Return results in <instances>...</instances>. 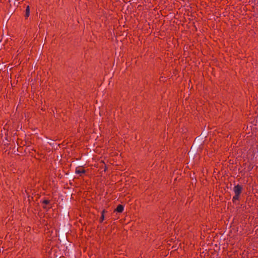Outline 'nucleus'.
Returning <instances> with one entry per match:
<instances>
[{"label":"nucleus","instance_id":"f257e3e1","mask_svg":"<svg viewBox=\"0 0 258 258\" xmlns=\"http://www.w3.org/2000/svg\"><path fill=\"white\" fill-rule=\"evenodd\" d=\"M233 190L235 194L240 195L242 191V187L239 185L234 186Z\"/></svg>","mask_w":258,"mask_h":258},{"label":"nucleus","instance_id":"f03ea898","mask_svg":"<svg viewBox=\"0 0 258 258\" xmlns=\"http://www.w3.org/2000/svg\"><path fill=\"white\" fill-rule=\"evenodd\" d=\"M85 171L81 168H77L76 169V173L78 174H81L84 173Z\"/></svg>","mask_w":258,"mask_h":258},{"label":"nucleus","instance_id":"7ed1b4c3","mask_svg":"<svg viewBox=\"0 0 258 258\" xmlns=\"http://www.w3.org/2000/svg\"><path fill=\"white\" fill-rule=\"evenodd\" d=\"M123 206L121 205H118L116 209V211L119 213L122 212L123 211Z\"/></svg>","mask_w":258,"mask_h":258},{"label":"nucleus","instance_id":"20e7f679","mask_svg":"<svg viewBox=\"0 0 258 258\" xmlns=\"http://www.w3.org/2000/svg\"><path fill=\"white\" fill-rule=\"evenodd\" d=\"M29 14H30V9H29V7L27 6L26 8V9L25 16L26 17H28L29 16Z\"/></svg>","mask_w":258,"mask_h":258},{"label":"nucleus","instance_id":"39448f33","mask_svg":"<svg viewBox=\"0 0 258 258\" xmlns=\"http://www.w3.org/2000/svg\"><path fill=\"white\" fill-rule=\"evenodd\" d=\"M239 195L235 194V196L233 197L232 199L233 201L234 202H236V201L239 199Z\"/></svg>","mask_w":258,"mask_h":258},{"label":"nucleus","instance_id":"423d86ee","mask_svg":"<svg viewBox=\"0 0 258 258\" xmlns=\"http://www.w3.org/2000/svg\"><path fill=\"white\" fill-rule=\"evenodd\" d=\"M105 212V211H103L102 213V215L101 217V221H102L104 220V213Z\"/></svg>","mask_w":258,"mask_h":258},{"label":"nucleus","instance_id":"0eeeda50","mask_svg":"<svg viewBox=\"0 0 258 258\" xmlns=\"http://www.w3.org/2000/svg\"><path fill=\"white\" fill-rule=\"evenodd\" d=\"M44 202H45V203H46V204H47V203H48V201H47V200H45V201H44Z\"/></svg>","mask_w":258,"mask_h":258},{"label":"nucleus","instance_id":"6e6552de","mask_svg":"<svg viewBox=\"0 0 258 258\" xmlns=\"http://www.w3.org/2000/svg\"><path fill=\"white\" fill-rule=\"evenodd\" d=\"M49 145H52V144H51V143H49Z\"/></svg>","mask_w":258,"mask_h":258}]
</instances>
